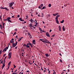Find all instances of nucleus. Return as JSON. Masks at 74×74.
Listing matches in <instances>:
<instances>
[{
  "label": "nucleus",
  "instance_id": "nucleus-5",
  "mask_svg": "<svg viewBox=\"0 0 74 74\" xmlns=\"http://www.w3.org/2000/svg\"><path fill=\"white\" fill-rule=\"evenodd\" d=\"M46 34L47 36L49 37H50V36H49V33H48V32H47L46 33Z\"/></svg>",
  "mask_w": 74,
  "mask_h": 74
},
{
  "label": "nucleus",
  "instance_id": "nucleus-8",
  "mask_svg": "<svg viewBox=\"0 0 74 74\" xmlns=\"http://www.w3.org/2000/svg\"><path fill=\"white\" fill-rule=\"evenodd\" d=\"M19 19L21 21H22V22H23V21H24V20L23 19H22L21 18H20Z\"/></svg>",
  "mask_w": 74,
  "mask_h": 74
},
{
  "label": "nucleus",
  "instance_id": "nucleus-52",
  "mask_svg": "<svg viewBox=\"0 0 74 74\" xmlns=\"http://www.w3.org/2000/svg\"><path fill=\"white\" fill-rule=\"evenodd\" d=\"M9 67H10V66L8 67V68L7 69V70H8V69H9Z\"/></svg>",
  "mask_w": 74,
  "mask_h": 74
},
{
  "label": "nucleus",
  "instance_id": "nucleus-57",
  "mask_svg": "<svg viewBox=\"0 0 74 74\" xmlns=\"http://www.w3.org/2000/svg\"><path fill=\"white\" fill-rule=\"evenodd\" d=\"M44 72L45 73V72H46V71L45 70H44Z\"/></svg>",
  "mask_w": 74,
  "mask_h": 74
},
{
  "label": "nucleus",
  "instance_id": "nucleus-9",
  "mask_svg": "<svg viewBox=\"0 0 74 74\" xmlns=\"http://www.w3.org/2000/svg\"><path fill=\"white\" fill-rule=\"evenodd\" d=\"M32 42L34 44H36V41H35V40H33L32 41Z\"/></svg>",
  "mask_w": 74,
  "mask_h": 74
},
{
  "label": "nucleus",
  "instance_id": "nucleus-32",
  "mask_svg": "<svg viewBox=\"0 0 74 74\" xmlns=\"http://www.w3.org/2000/svg\"><path fill=\"white\" fill-rule=\"evenodd\" d=\"M17 73H12V74H17Z\"/></svg>",
  "mask_w": 74,
  "mask_h": 74
},
{
  "label": "nucleus",
  "instance_id": "nucleus-11",
  "mask_svg": "<svg viewBox=\"0 0 74 74\" xmlns=\"http://www.w3.org/2000/svg\"><path fill=\"white\" fill-rule=\"evenodd\" d=\"M56 23H57V24H59V21H58V19H56Z\"/></svg>",
  "mask_w": 74,
  "mask_h": 74
},
{
  "label": "nucleus",
  "instance_id": "nucleus-19",
  "mask_svg": "<svg viewBox=\"0 0 74 74\" xmlns=\"http://www.w3.org/2000/svg\"><path fill=\"white\" fill-rule=\"evenodd\" d=\"M4 9L5 10H7V11H8L9 10L7 8H4Z\"/></svg>",
  "mask_w": 74,
  "mask_h": 74
},
{
  "label": "nucleus",
  "instance_id": "nucleus-2",
  "mask_svg": "<svg viewBox=\"0 0 74 74\" xmlns=\"http://www.w3.org/2000/svg\"><path fill=\"white\" fill-rule=\"evenodd\" d=\"M28 34L31 38H32V35H31V34H30V33L28 32Z\"/></svg>",
  "mask_w": 74,
  "mask_h": 74
},
{
  "label": "nucleus",
  "instance_id": "nucleus-48",
  "mask_svg": "<svg viewBox=\"0 0 74 74\" xmlns=\"http://www.w3.org/2000/svg\"><path fill=\"white\" fill-rule=\"evenodd\" d=\"M4 64H5V59H4Z\"/></svg>",
  "mask_w": 74,
  "mask_h": 74
},
{
  "label": "nucleus",
  "instance_id": "nucleus-23",
  "mask_svg": "<svg viewBox=\"0 0 74 74\" xmlns=\"http://www.w3.org/2000/svg\"><path fill=\"white\" fill-rule=\"evenodd\" d=\"M63 22H64V20H62V21H60V23H63Z\"/></svg>",
  "mask_w": 74,
  "mask_h": 74
},
{
  "label": "nucleus",
  "instance_id": "nucleus-14",
  "mask_svg": "<svg viewBox=\"0 0 74 74\" xmlns=\"http://www.w3.org/2000/svg\"><path fill=\"white\" fill-rule=\"evenodd\" d=\"M29 27H33V26H32V23L30 24Z\"/></svg>",
  "mask_w": 74,
  "mask_h": 74
},
{
  "label": "nucleus",
  "instance_id": "nucleus-42",
  "mask_svg": "<svg viewBox=\"0 0 74 74\" xmlns=\"http://www.w3.org/2000/svg\"><path fill=\"white\" fill-rule=\"evenodd\" d=\"M5 55H6V54H4L3 55V57H5Z\"/></svg>",
  "mask_w": 74,
  "mask_h": 74
},
{
  "label": "nucleus",
  "instance_id": "nucleus-16",
  "mask_svg": "<svg viewBox=\"0 0 74 74\" xmlns=\"http://www.w3.org/2000/svg\"><path fill=\"white\" fill-rule=\"evenodd\" d=\"M11 62H9V63L8 64V66H9V67H10V64H11Z\"/></svg>",
  "mask_w": 74,
  "mask_h": 74
},
{
  "label": "nucleus",
  "instance_id": "nucleus-31",
  "mask_svg": "<svg viewBox=\"0 0 74 74\" xmlns=\"http://www.w3.org/2000/svg\"><path fill=\"white\" fill-rule=\"evenodd\" d=\"M17 44H18V42H17V41H16V42L15 43V45H16Z\"/></svg>",
  "mask_w": 74,
  "mask_h": 74
},
{
  "label": "nucleus",
  "instance_id": "nucleus-18",
  "mask_svg": "<svg viewBox=\"0 0 74 74\" xmlns=\"http://www.w3.org/2000/svg\"><path fill=\"white\" fill-rule=\"evenodd\" d=\"M29 21H30L31 23H33V19H31L30 20H29Z\"/></svg>",
  "mask_w": 74,
  "mask_h": 74
},
{
  "label": "nucleus",
  "instance_id": "nucleus-40",
  "mask_svg": "<svg viewBox=\"0 0 74 74\" xmlns=\"http://www.w3.org/2000/svg\"><path fill=\"white\" fill-rule=\"evenodd\" d=\"M55 14H56V15H58V14H59V13H56Z\"/></svg>",
  "mask_w": 74,
  "mask_h": 74
},
{
  "label": "nucleus",
  "instance_id": "nucleus-26",
  "mask_svg": "<svg viewBox=\"0 0 74 74\" xmlns=\"http://www.w3.org/2000/svg\"><path fill=\"white\" fill-rule=\"evenodd\" d=\"M0 28L1 29H2V25H1V24H0Z\"/></svg>",
  "mask_w": 74,
  "mask_h": 74
},
{
  "label": "nucleus",
  "instance_id": "nucleus-28",
  "mask_svg": "<svg viewBox=\"0 0 74 74\" xmlns=\"http://www.w3.org/2000/svg\"><path fill=\"white\" fill-rule=\"evenodd\" d=\"M43 14L42 13H41V16L42 17H43Z\"/></svg>",
  "mask_w": 74,
  "mask_h": 74
},
{
  "label": "nucleus",
  "instance_id": "nucleus-46",
  "mask_svg": "<svg viewBox=\"0 0 74 74\" xmlns=\"http://www.w3.org/2000/svg\"><path fill=\"white\" fill-rule=\"evenodd\" d=\"M13 65H14V68H15V67H16V66H15V65L14 64Z\"/></svg>",
  "mask_w": 74,
  "mask_h": 74
},
{
  "label": "nucleus",
  "instance_id": "nucleus-51",
  "mask_svg": "<svg viewBox=\"0 0 74 74\" xmlns=\"http://www.w3.org/2000/svg\"><path fill=\"white\" fill-rule=\"evenodd\" d=\"M40 31H42V29H41V28H40Z\"/></svg>",
  "mask_w": 74,
  "mask_h": 74
},
{
  "label": "nucleus",
  "instance_id": "nucleus-60",
  "mask_svg": "<svg viewBox=\"0 0 74 74\" xmlns=\"http://www.w3.org/2000/svg\"><path fill=\"white\" fill-rule=\"evenodd\" d=\"M1 16H0V19H1H1H1Z\"/></svg>",
  "mask_w": 74,
  "mask_h": 74
},
{
  "label": "nucleus",
  "instance_id": "nucleus-3",
  "mask_svg": "<svg viewBox=\"0 0 74 74\" xmlns=\"http://www.w3.org/2000/svg\"><path fill=\"white\" fill-rule=\"evenodd\" d=\"M11 53H12L11 52H10L8 54V56L9 57V58L10 59L11 57Z\"/></svg>",
  "mask_w": 74,
  "mask_h": 74
},
{
  "label": "nucleus",
  "instance_id": "nucleus-4",
  "mask_svg": "<svg viewBox=\"0 0 74 74\" xmlns=\"http://www.w3.org/2000/svg\"><path fill=\"white\" fill-rule=\"evenodd\" d=\"M8 47H9V45H8V47H6L4 49V50L5 52L7 51V50L8 49Z\"/></svg>",
  "mask_w": 74,
  "mask_h": 74
},
{
  "label": "nucleus",
  "instance_id": "nucleus-58",
  "mask_svg": "<svg viewBox=\"0 0 74 74\" xmlns=\"http://www.w3.org/2000/svg\"><path fill=\"white\" fill-rule=\"evenodd\" d=\"M69 71H70V70L69 69H68L67 72L68 73V72H69Z\"/></svg>",
  "mask_w": 74,
  "mask_h": 74
},
{
  "label": "nucleus",
  "instance_id": "nucleus-56",
  "mask_svg": "<svg viewBox=\"0 0 74 74\" xmlns=\"http://www.w3.org/2000/svg\"><path fill=\"white\" fill-rule=\"evenodd\" d=\"M11 51H12V50H11V49H10L9 51V52H11Z\"/></svg>",
  "mask_w": 74,
  "mask_h": 74
},
{
  "label": "nucleus",
  "instance_id": "nucleus-24",
  "mask_svg": "<svg viewBox=\"0 0 74 74\" xmlns=\"http://www.w3.org/2000/svg\"><path fill=\"white\" fill-rule=\"evenodd\" d=\"M13 42H14V41L10 40V43H13Z\"/></svg>",
  "mask_w": 74,
  "mask_h": 74
},
{
  "label": "nucleus",
  "instance_id": "nucleus-30",
  "mask_svg": "<svg viewBox=\"0 0 74 74\" xmlns=\"http://www.w3.org/2000/svg\"><path fill=\"white\" fill-rule=\"evenodd\" d=\"M21 38H20L19 39H19L18 40V41H20L21 40Z\"/></svg>",
  "mask_w": 74,
  "mask_h": 74
},
{
  "label": "nucleus",
  "instance_id": "nucleus-43",
  "mask_svg": "<svg viewBox=\"0 0 74 74\" xmlns=\"http://www.w3.org/2000/svg\"><path fill=\"white\" fill-rule=\"evenodd\" d=\"M60 62H62V60L61 59L60 60Z\"/></svg>",
  "mask_w": 74,
  "mask_h": 74
},
{
  "label": "nucleus",
  "instance_id": "nucleus-1",
  "mask_svg": "<svg viewBox=\"0 0 74 74\" xmlns=\"http://www.w3.org/2000/svg\"><path fill=\"white\" fill-rule=\"evenodd\" d=\"M14 2H13L12 3H10V5H9V6L10 7H11L12 5H13V4H14Z\"/></svg>",
  "mask_w": 74,
  "mask_h": 74
},
{
  "label": "nucleus",
  "instance_id": "nucleus-12",
  "mask_svg": "<svg viewBox=\"0 0 74 74\" xmlns=\"http://www.w3.org/2000/svg\"><path fill=\"white\" fill-rule=\"evenodd\" d=\"M12 46L14 47H15L16 46V45H15V43H14V42L13 43Z\"/></svg>",
  "mask_w": 74,
  "mask_h": 74
},
{
  "label": "nucleus",
  "instance_id": "nucleus-45",
  "mask_svg": "<svg viewBox=\"0 0 74 74\" xmlns=\"http://www.w3.org/2000/svg\"><path fill=\"white\" fill-rule=\"evenodd\" d=\"M29 63L30 64V65L32 64V63H30V62H29Z\"/></svg>",
  "mask_w": 74,
  "mask_h": 74
},
{
  "label": "nucleus",
  "instance_id": "nucleus-41",
  "mask_svg": "<svg viewBox=\"0 0 74 74\" xmlns=\"http://www.w3.org/2000/svg\"><path fill=\"white\" fill-rule=\"evenodd\" d=\"M53 16H56V15L55 14H53Z\"/></svg>",
  "mask_w": 74,
  "mask_h": 74
},
{
  "label": "nucleus",
  "instance_id": "nucleus-7",
  "mask_svg": "<svg viewBox=\"0 0 74 74\" xmlns=\"http://www.w3.org/2000/svg\"><path fill=\"white\" fill-rule=\"evenodd\" d=\"M29 43H28L26 45V48H29L30 47V46H29Z\"/></svg>",
  "mask_w": 74,
  "mask_h": 74
},
{
  "label": "nucleus",
  "instance_id": "nucleus-54",
  "mask_svg": "<svg viewBox=\"0 0 74 74\" xmlns=\"http://www.w3.org/2000/svg\"><path fill=\"white\" fill-rule=\"evenodd\" d=\"M29 45H32L31 44V43H29Z\"/></svg>",
  "mask_w": 74,
  "mask_h": 74
},
{
  "label": "nucleus",
  "instance_id": "nucleus-17",
  "mask_svg": "<svg viewBox=\"0 0 74 74\" xmlns=\"http://www.w3.org/2000/svg\"><path fill=\"white\" fill-rule=\"evenodd\" d=\"M59 27V30L60 31H61V27H60V26H59L58 27Z\"/></svg>",
  "mask_w": 74,
  "mask_h": 74
},
{
  "label": "nucleus",
  "instance_id": "nucleus-64",
  "mask_svg": "<svg viewBox=\"0 0 74 74\" xmlns=\"http://www.w3.org/2000/svg\"><path fill=\"white\" fill-rule=\"evenodd\" d=\"M37 14H38V13L36 12V14L37 15Z\"/></svg>",
  "mask_w": 74,
  "mask_h": 74
},
{
  "label": "nucleus",
  "instance_id": "nucleus-63",
  "mask_svg": "<svg viewBox=\"0 0 74 74\" xmlns=\"http://www.w3.org/2000/svg\"><path fill=\"white\" fill-rule=\"evenodd\" d=\"M60 56H62V54H61V53H60Z\"/></svg>",
  "mask_w": 74,
  "mask_h": 74
},
{
  "label": "nucleus",
  "instance_id": "nucleus-49",
  "mask_svg": "<svg viewBox=\"0 0 74 74\" xmlns=\"http://www.w3.org/2000/svg\"><path fill=\"white\" fill-rule=\"evenodd\" d=\"M4 21H7V19H4Z\"/></svg>",
  "mask_w": 74,
  "mask_h": 74
},
{
  "label": "nucleus",
  "instance_id": "nucleus-55",
  "mask_svg": "<svg viewBox=\"0 0 74 74\" xmlns=\"http://www.w3.org/2000/svg\"><path fill=\"white\" fill-rule=\"evenodd\" d=\"M51 32H52V30H51V29H50V30L49 32H50V33H51Z\"/></svg>",
  "mask_w": 74,
  "mask_h": 74
},
{
  "label": "nucleus",
  "instance_id": "nucleus-59",
  "mask_svg": "<svg viewBox=\"0 0 74 74\" xmlns=\"http://www.w3.org/2000/svg\"><path fill=\"white\" fill-rule=\"evenodd\" d=\"M1 50L0 51V54H1Z\"/></svg>",
  "mask_w": 74,
  "mask_h": 74
},
{
  "label": "nucleus",
  "instance_id": "nucleus-38",
  "mask_svg": "<svg viewBox=\"0 0 74 74\" xmlns=\"http://www.w3.org/2000/svg\"><path fill=\"white\" fill-rule=\"evenodd\" d=\"M23 45V46H25V47H27V46H26V44H24Z\"/></svg>",
  "mask_w": 74,
  "mask_h": 74
},
{
  "label": "nucleus",
  "instance_id": "nucleus-34",
  "mask_svg": "<svg viewBox=\"0 0 74 74\" xmlns=\"http://www.w3.org/2000/svg\"><path fill=\"white\" fill-rule=\"evenodd\" d=\"M38 8H39V9H41V7L40 6L38 7Z\"/></svg>",
  "mask_w": 74,
  "mask_h": 74
},
{
  "label": "nucleus",
  "instance_id": "nucleus-29",
  "mask_svg": "<svg viewBox=\"0 0 74 74\" xmlns=\"http://www.w3.org/2000/svg\"><path fill=\"white\" fill-rule=\"evenodd\" d=\"M44 8H45V6H44V7L42 8H41V10L44 9Z\"/></svg>",
  "mask_w": 74,
  "mask_h": 74
},
{
  "label": "nucleus",
  "instance_id": "nucleus-10",
  "mask_svg": "<svg viewBox=\"0 0 74 74\" xmlns=\"http://www.w3.org/2000/svg\"><path fill=\"white\" fill-rule=\"evenodd\" d=\"M46 42V43H48V44H50V46H51V42H50L49 41H47V42Z\"/></svg>",
  "mask_w": 74,
  "mask_h": 74
},
{
  "label": "nucleus",
  "instance_id": "nucleus-61",
  "mask_svg": "<svg viewBox=\"0 0 74 74\" xmlns=\"http://www.w3.org/2000/svg\"><path fill=\"white\" fill-rule=\"evenodd\" d=\"M34 26H35V27H37V25H34Z\"/></svg>",
  "mask_w": 74,
  "mask_h": 74
},
{
  "label": "nucleus",
  "instance_id": "nucleus-13",
  "mask_svg": "<svg viewBox=\"0 0 74 74\" xmlns=\"http://www.w3.org/2000/svg\"><path fill=\"white\" fill-rule=\"evenodd\" d=\"M5 66V64L4 63V64L3 65L2 67V69H3V68H4V67Z\"/></svg>",
  "mask_w": 74,
  "mask_h": 74
},
{
  "label": "nucleus",
  "instance_id": "nucleus-21",
  "mask_svg": "<svg viewBox=\"0 0 74 74\" xmlns=\"http://www.w3.org/2000/svg\"><path fill=\"white\" fill-rule=\"evenodd\" d=\"M40 7H41V8H42V7L43 6V4H41L40 5Z\"/></svg>",
  "mask_w": 74,
  "mask_h": 74
},
{
  "label": "nucleus",
  "instance_id": "nucleus-47",
  "mask_svg": "<svg viewBox=\"0 0 74 74\" xmlns=\"http://www.w3.org/2000/svg\"><path fill=\"white\" fill-rule=\"evenodd\" d=\"M2 63V64H3V62H2V61H1V62L0 63L1 64V63Z\"/></svg>",
  "mask_w": 74,
  "mask_h": 74
},
{
  "label": "nucleus",
  "instance_id": "nucleus-39",
  "mask_svg": "<svg viewBox=\"0 0 74 74\" xmlns=\"http://www.w3.org/2000/svg\"><path fill=\"white\" fill-rule=\"evenodd\" d=\"M16 32H15L13 34V35H15V34H16Z\"/></svg>",
  "mask_w": 74,
  "mask_h": 74
},
{
  "label": "nucleus",
  "instance_id": "nucleus-50",
  "mask_svg": "<svg viewBox=\"0 0 74 74\" xmlns=\"http://www.w3.org/2000/svg\"><path fill=\"white\" fill-rule=\"evenodd\" d=\"M19 16H20L19 15H17V17H18V18H19Z\"/></svg>",
  "mask_w": 74,
  "mask_h": 74
},
{
  "label": "nucleus",
  "instance_id": "nucleus-20",
  "mask_svg": "<svg viewBox=\"0 0 74 74\" xmlns=\"http://www.w3.org/2000/svg\"><path fill=\"white\" fill-rule=\"evenodd\" d=\"M45 55L46 57H49V56H48V54H45Z\"/></svg>",
  "mask_w": 74,
  "mask_h": 74
},
{
  "label": "nucleus",
  "instance_id": "nucleus-22",
  "mask_svg": "<svg viewBox=\"0 0 74 74\" xmlns=\"http://www.w3.org/2000/svg\"><path fill=\"white\" fill-rule=\"evenodd\" d=\"M48 7H51V3L48 5Z\"/></svg>",
  "mask_w": 74,
  "mask_h": 74
},
{
  "label": "nucleus",
  "instance_id": "nucleus-36",
  "mask_svg": "<svg viewBox=\"0 0 74 74\" xmlns=\"http://www.w3.org/2000/svg\"><path fill=\"white\" fill-rule=\"evenodd\" d=\"M9 22H10L11 23L12 22V21H11L10 20H9V21H8Z\"/></svg>",
  "mask_w": 74,
  "mask_h": 74
},
{
  "label": "nucleus",
  "instance_id": "nucleus-37",
  "mask_svg": "<svg viewBox=\"0 0 74 74\" xmlns=\"http://www.w3.org/2000/svg\"><path fill=\"white\" fill-rule=\"evenodd\" d=\"M51 37H55V34L53 35H52Z\"/></svg>",
  "mask_w": 74,
  "mask_h": 74
},
{
  "label": "nucleus",
  "instance_id": "nucleus-27",
  "mask_svg": "<svg viewBox=\"0 0 74 74\" xmlns=\"http://www.w3.org/2000/svg\"><path fill=\"white\" fill-rule=\"evenodd\" d=\"M1 9H4V8H3V7H1L0 8Z\"/></svg>",
  "mask_w": 74,
  "mask_h": 74
},
{
  "label": "nucleus",
  "instance_id": "nucleus-53",
  "mask_svg": "<svg viewBox=\"0 0 74 74\" xmlns=\"http://www.w3.org/2000/svg\"><path fill=\"white\" fill-rule=\"evenodd\" d=\"M21 66H19V68H18V70H19L21 69Z\"/></svg>",
  "mask_w": 74,
  "mask_h": 74
},
{
  "label": "nucleus",
  "instance_id": "nucleus-15",
  "mask_svg": "<svg viewBox=\"0 0 74 74\" xmlns=\"http://www.w3.org/2000/svg\"><path fill=\"white\" fill-rule=\"evenodd\" d=\"M62 29L63 30V31H65V30H66L65 29V28H64V26H63L62 27Z\"/></svg>",
  "mask_w": 74,
  "mask_h": 74
},
{
  "label": "nucleus",
  "instance_id": "nucleus-6",
  "mask_svg": "<svg viewBox=\"0 0 74 74\" xmlns=\"http://www.w3.org/2000/svg\"><path fill=\"white\" fill-rule=\"evenodd\" d=\"M60 16V15H58L56 17V19H58V18Z\"/></svg>",
  "mask_w": 74,
  "mask_h": 74
},
{
  "label": "nucleus",
  "instance_id": "nucleus-35",
  "mask_svg": "<svg viewBox=\"0 0 74 74\" xmlns=\"http://www.w3.org/2000/svg\"><path fill=\"white\" fill-rule=\"evenodd\" d=\"M7 19H11V18L10 17H8V18H7Z\"/></svg>",
  "mask_w": 74,
  "mask_h": 74
},
{
  "label": "nucleus",
  "instance_id": "nucleus-33",
  "mask_svg": "<svg viewBox=\"0 0 74 74\" xmlns=\"http://www.w3.org/2000/svg\"><path fill=\"white\" fill-rule=\"evenodd\" d=\"M40 40L41 41H42V40H44V39H40Z\"/></svg>",
  "mask_w": 74,
  "mask_h": 74
},
{
  "label": "nucleus",
  "instance_id": "nucleus-62",
  "mask_svg": "<svg viewBox=\"0 0 74 74\" xmlns=\"http://www.w3.org/2000/svg\"><path fill=\"white\" fill-rule=\"evenodd\" d=\"M12 18H14V16H12Z\"/></svg>",
  "mask_w": 74,
  "mask_h": 74
},
{
  "label": "nucleus",
  "instance_id": "nucleus-25",
  "mask_svg": "<svg viewBox=\"0 0 74 74\" xmlns=\"http://www.w3.org/2000/svg\"><path fill=\"white\" fill-rule=\"evenodd\" d=\"M44 42V43H45V42H46V41H44V40H42V42Z\"/></svg>",
  "mask_w": 74,
  "mask_h": 74
},
{
  "label": "nucleus",
  "instance_id": "nucleus-44",
  "mask_svg": "<svg viewBox=\"0 0 74 74\" xmlns=\"http://www.w3.org/2000/svg\"><path fill=\"white\" fill-rule=\"evenodd\" d=\"M44 41H48L47 40V39L44 40Z\"/></svg>",
  "mask_w": 74,
  "mask_h": 74
}]
</instances>
